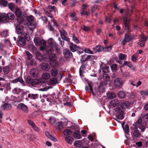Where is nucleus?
I'll use <instances>...</instances> for the list:
<instances>
[{
	"instance_id": "nucleus-47",
	"label": "nucleus",
	"mask_w": 148,
	"mask_h": 148,
	"mask_svg": "<svg viewBox=\"0 0 148 148\" xmlns=\"http://www.w3.org/2000/svg\"><path fill=\"white\" fill-rule=\"evenodd\" d=\"M8 7L13 12H14V11L15 10V8L14 7V5L12 3H9L8 4Z\"/></svg>"
},
{
	"instance_id": "nucleus-55",
	"label": "nucleus",
	"mask_w": 148,
	"mask_h": 148,
	"mask_svg": "<svg viewBox=\"0 0 148 148\" xmlns=\"http://www.w3.org/2000/svg\"><path fill=\"white\" fill-rule=\"evenodd\" d=\"M0 4L4 6H6L8 4V2L5 0H1Z\"/></svg>"
},
{
	"instance_id": "nucleus-62",
	"label": "nucleus",
	"mask_w": 148,
	"mask_h": 148,
	"mask_svg": "<svg viewBox=\"0 0 148 148\" xmlns=\"http://www.w3.org/2000/svg\"><path fill=\"white\" fill-rule=\"evenodd\" d=\"M51 22L53 23V26L54 27H58V24L56 21L54 19H53L51 20Z\"/></svg>"
},
{
	"instance_id": "nucleus-44",
	"label": "nucleus",
	"mask_w": 148,
	"mask_h": 148,
	"mask_svg": "<svg viewBox=\"0 0 148 148\" xmlns=\"http://www.w3.org/2000/svg\"><path fill=\"white\" fill-rule=\"evenodd\" d=\"M57 80L56 78H53L50 79L49 82L51 84H55L57 83Z\"/></svg>"
},
{
	"instance_id": "nucleus-64",
	"label": "nucleus",
	"mask_w": 148,
	"mask_h": 148,
	"mask_svg": "<svg viewBox=\"0 0 148 148\" xmlns=\"http://www.w3.org/2000/svg\"><path fill=\"white\" fill-rule=\"evenodd\" d=\"M29 27L31 29H34L35 28L36 25L33 23H30L29 24Z\"/></svg>"
},
{
	"instance_id": "nucleus-21",
	"label": "nucleus",
	"mask_w": 148,
	"mask_h": 148,
	"mask_svg": "<svg viewBox=\"0 0 148 148\" xmlns=\"http://www.w3.org/2000/svg\"><path fill=\"white\" fill-rule=\"evenodd\" d=\"M103 49L104 47L100 45H98L92 48L93 50L95 53L101 51Z\"/></svg>"
},
{
	"instance_id": "nucleus-46",
	"label": "nucleus",
	"mask_w": 148,
	"mask_h": 148,
	"mask_svg": "<svg viewBox=\"0 0 148 148\" xmlns=\"http://www.w3.org/2000/svg\"><path fill=\"white\" fill-rule=\"evenodd\" d=\"M111 68L113 71H115L117 70V65L114 64L111 66Z\"/></svg>"
},
{
	"instance_id": "nucleus-1",
	"label": "nucleus",
	"mask_w": 148,
	"mask_h": 148,
	"mask_svg": "<svg viewBox=\"0 0 148 148\" xmlns=\"http://www.w3.org/2000/svg\"><path fill=\"white\" fill-rule=\"evenodd\" d=\"M48 43L50 46H46L43 49L44 52L47 54H49L50 53L54 51V49L53 47L58 44L51 38L49 39Z\"/></svg>"
},
{
	"instance_id": "nucleus-20",
	"label": "nucleus",
	"mask_w": 148,
	"mask_h": 148,
	"mask_svg": "<svg viewBox=\"0 0 148 148\" xmlns=\"http://www.w3.org/2000/svg\"><path fill=\"white\" fill-rule=\"evenodd\" d=\"M16 32L18 34H22L23 31V27L20 24H18L16 27Z\"/></svg>"
},
{
	"instance_id": "nucleus-15",
	"label": "nucleus",
	"mask_w": 148,
	"mask_h": 148,
	"mask_svg": "<svg viewBox=\"0 0 148 148\" xmlns=\"http://www.w3.org/2000/svg\"><path fill=\"white\" fill-rule=\"evenodd\" d=\"M107 84L106 83H101L100 86L97 88L98 91L100 93L105 92V89L103 85H104L106 86Z\"/></svg>"
},
{
	"instance_id": "nucleus-29",
	"label": "nucleus",
	"mask_w": 148,
	"mask_h": 148,
	"mask_svg": "<svg viewBox=\"0 0 148 148\" xmlns=\"http://www.w3.org/2000/svg\"><path fill=\"white\" fill-rule=\"evenodd\" d=\"M1 21L5 23L8 22L9 21L7 14L2 15L1 16Z\"/></svg>"
},
{
	"instance_id": "nucleus-57",
	"label": "nucleus",
	"mask_w": 148,
	"mask_h": 148,
	"mask_svg": "<svg viewBox=\"0 0 148 148\" xmlns=\"http://www.w3.org/2000/svg\"><path fill=\"white\" fill-rule=\"evenodd\" d=\"M109 68L107 66H106L103 69V71L104 73H107L109 72Z\"/></svg>"
},
{
	"instance_id": "nucleus-32",
	"label": "nucleus",
	"mask_w": 148,
	"mask_h": 148,
	"mask_svg": "<svg viewBox=\"0 0 148 148\" xmlns=\"http://www.w3.org/2000/svg\"><path fill=\"white\" fill-rule=\"evenodd\" d=\"M119 97L121 99H123L125 98L126 94L125 92L123 91H120L118 93Z\"/></svg>"
},
{
	"instance_id": "nucleus-58",
	"label": "nucleus",
	"mask_w": 148,
	"mask_h": 148,
	"mask_svg": "<svg viewBox=\"0 0 148 148\" xmlns=\"http://www.w3.org/2000/svg\"><path fill=\"white\" fill-rule=\"evenodd\" d=\"M84 51L85 53H87L88 54H94V52L91 51L89 48H86L84 50Z\"/></svg>"
},
{
	"instance_id": "nucleus-37",
	"label": "nucleus",
	"mask_w": 148,
	"mask_h": 148,
	"mask_svg": "<svg viewBox=\"0 0 148 148\" xmlns=\"http://www.w3.org/2000/svg\"><path fill=\"white\" fill-rule=\"evenodd\" d=\"M74 145L77 147H80L82 145V143L80 140H77L74 142Z\"/></svg>"
},
{
	"instance_id": "nucleus-51",
	"label": "nucleus",
	"mask_w": 148,
	"mask_h": 148,
	"mask_svg": "<svg viewBox=\"0 0 148 148\" xmlns=\"http://www.w3.org/2000/svg\"><path fill=\"white\" fill-rule=\"evenodd\" d=\"M32 80L33 79L31 77L28 76L26 78V82L29 84H31Z\"/></svg>"
},
{
	"instance_id": "nucleus-43",
	"label": "nucleus",
	"mask_w": 148,
	"mask_h": 148,
	"mask_svg": "<svg viewBox=\"0 0 148 148\" xmlns=\"http://www.w3.org/2000/svg\"><path fill=\"white\" fill-rule=\"evenodd\" d=\"M140 37L141 39L139 41L141 42L145 43V41L147 40L148 37H146L144 34H142Z\"/></svg>"
},
{
	"instance_id": "nucleus-60",
	"label": "nucleus",
	"mask_w": 148,
	"mask_h": 148,
	"mask_svg": "<svg viewBox=\"0 0 148 148\" xmlns=\"http://www.w3.org/2000/svg\"><path fill=\"white\" fill-rule=\"evenodd\" d=\"M20 90L19 88H15L12 90V93L13 94H19Z\"/></svg>"
},
{
	"instance_id": "nucleus-9",
	"label": "nucleus",
	"mask_w": 148,
	"mask_h": 148,
	"mask_svg": "<svg viewBox=\"0 0 148 148\" xmlns=\"http://www.w3.org/2000/svg\"><path fill=\"white\" fill-rule=\"evenodd\" d=\"M1 108L3 110H11L12 106L9 103L3 102L1 106Z\"/></svg>"
},
{
	"instance_id": "nucleus-17",
	"label": "nucleus",
	"mask_w": 148,
	"mask_h": 148,
	"mask_svg": "<svg viewBox=\"0 0 148 148\" xmlns=\"http://www.w3.org/2000/svg\"><path fill=\"white\" fill-rule=\"evenodd\" d=\"M18 82L21 83L23 86L25 85V82H24L23 79L20 77H18L11 81V82L14 84Z\"/></svg>"
},
{
	"instance_id": "nucleus-61",
	"label": "nucleus",
	"mask_w": 148,
	"mask_h": 148,
	"mask_svg": "<svg viewBox=\"0 0 148 148\" xmlns=\"http://www.w3.org/2000/svg\"><path fill=\"white\" fill-rule=\"evenodd\" d=\"M47 26L49 30L50 31H53L54 30V28L52 27L51 24L49 22H48Z\"/></svg>"
},
{
	"instance_id": "nucleus-23",
	"label": "nucleus",
	"mask_w": 148,
	"mask_h": 148,
	"mask_svg": "<svg viewBox=\"0 0 148 148\" xmlns=\"http://www.w3.org/2000/svg\"><path fill=\"white\" fill-rule=\"evenodd\" d=\"M43 79H33L32 83L31 85H37L40 83H42L41 82H43Z\"/></svg>"
},
{
	"instance_id": "nucleus-19",
	"label": "nucleus",
	"mask_w": 148,
	"mask_h": 148,
	"mask_svg": "<svg viewBox=\"0 0 148 148\" xmlns=\"http://www.w3.org/2000/svg\"><path fill=\"white\" fill-rule=\"evenodd\" d=\"M50 77L49 74L47 73H45L42 74V78H40L43 79V82H41L42 83H44L46 82V80L49 79Z\"/></svg>"
},
{
	"instance_id": "nucleus-54",
	"label": "nucleus",
	"mask_w": 148,
	"mask_h": 148,
	"mask_svg": "<svg viewBox=\"0 0 148 148\" xmlns=\"http://www.w3.org/2000/svg\"><path fill=\"white\" fill-rule=\"evenodd\" d=\"M36 58L39 61H41L42 59V57L41 54L39 53H37L36 54Z\"/></svg>"
},
{
	"instance_id": "nucleus-35",
	"label": "nucleus",
	"mask_w": 148,
	"mask_h": 148,
	"mask_svg": "<svg viewBox=\"0 0 148 148\" xmlns=\"http://www.w3.org/2000/svg\"><path fill=\"white\" fill-rule=\"evenodd\" d=\"M16 19L18 23L20 24H22L24 21V18L22 16L16 17Z\"/></svg>"
},
{
	"instance_id": "nucleus-13",
	"label": "nucleus",
	"mask_w": 148,
	"mask_h": 148,
	"mask_svg": "<svg viewBox=\"0 0 148 148\" xmlns=\"http://www.w3.org/2000/svg\"><path fill=\"white\" fill-rule=\"evenodd\" d=\"M132 8H132L131 9H129V8H128L127 9H126V10H125L123 8H121L119 12L121 14H123V13H124V14H125L124 16L123 17V20L124 19H125V13L127 12L128 14V15H127V17H128V16H130L131 15V14H132V11H133Z\"/></svg>"
},
{
	"instance_id": "nucleus-31",
	"label": "nucleus",
	"mask_w": 148,
	"mask_h": 148,
	"mask_svg": "<svg viewBox=\"0 0 148 148\" xmlns=\"http://www.w3.org/2000/svg\"><path fill=\"white\" fill-rule=\"evenodd\" d=\"M71 17V19L72 21H76L77 19V17L76 16V13L75 12H73L71 13L70 15Z\"/></svg>"
},
{
	"instance_id": "nucleus-34",
	"label": "nucleus",
	"mask_w": 148,
	"mask_h": 148,
	"mask_svg": "<svg viewBox=\"0 0 148 148\" xmlns=\"http://www.w3.org/2000/svg\"><path fill=\"white\" fill-rule=\"evenodd\" d=\"M108 97L110 99L114 98L116 97V94L114 93L109 92L107 94Z\"/></svg>"
},
{
	"instance_id": "nucleus-4",
	"label": "nucleus",
	"mask_w": 148,
	"mask_h": 148,
	"mask_svg": "<svg viewBox=\"0 0 148 148\" xmlns=\"http://www.w3.org/2000/svg\"><path fill=\"white\" fill-rule=\"evenodd\" d=\"M116 117L117 119L122 120L124 118L123 109L122 107H117L116 110Z\"/></svg>"
},
{
	"instance_id": "nucleus-7",
	"label": "nucleus",
	"mask_w": 148,
	"mask_h": 148,
	"mask_svg": "<svg viewBox=\"0 0 148 148\" xmlns=\"http://www.w3.org/2000/svg\"><path fill=\"white\" fill-rule=\"evenodd\" d=\"M132 134L136 137H139L140 136L141 134L137 128L135 127H131L130 128Z\"/></svg>"
},
{
	"instance_id": "nucleus-22",
	"label": "nucleus",
	"mask_w": 148,
	"mask_h": 148,
	"mask_svg": "<svg viewBox=\"0 0 148 148\" xmlns=\"http://www.w3.org/2000/svg\"><path fill=\"white\" fill-rule=\"evenodd\" d=\"M14 12V13L16 17L22 16V13L21 9L18 7H15V10Z\"/></svg>"
},
{
	"instance_id": "nucleus-39",
	"label": "nucleus",
	"mask_w": 148,
	"mask_h": 148,
	"mask_svg": "<svg viewBox=\"0 0 148 148\" xmlns=\"http://www.w3.org/2000/svg\"><path fill=\"white\" fill-rule=\"evenodd\" d=\"M72 132L70 130L66 129L64 130L63 133L64 135L67 136L71 134Z\"/></svg>"
},
{
	"instance_id": "nucleus-45",
	"label": "nucleus",
	"mask_w": 148,
	"mask_h": 148,
	"mask_svg": "<svg viewBox=\"0 0 148 148\" xmlns=\"http://www.w3.org/2000/svg\"><path fill=\"white\" fill-rule=\"evenodd\" d=\"M3 71L5 74H7L9 71L10 68L8 66L4 67L3 68Z\"/></svg>"
},
{
	"instance_id": "nucleus-36",
	"label": "nucleus",
	"mask_w": 148,
	"mask_h": 148,
	"mask_svg": "<svg viewBox=\"0 0 148 148\" xmlns=\"http://www.w3.org/2000/svg\"><path fill=\"white\" fill-rule=\"evenodd\" d=\"M38 96L37 94H29L28 95V97L29 98L32 99H36Z\"/></svg>"
},
{
	"instance_id": "nucleus-14",
	"label": "nucleus",
	"mask_w": 148,
	"mask_h": 148,
	"mask_svg": "<svg viewBox=\"0 0 148 148\" xmlns=\"http://www.w3.org/2000/svg\"><path fill=\"white\" fill-rule=\"evenodd\" d=\"M25 40L23 37L18 36L17 40V45H21L24 46L26 44Z\"/></svg>"
},
{
	"instance_id": "nucleus-48",
	"label": "nucleus",
	"mask_w": 148,
	"mask_h": 148,
	"mask_svg": "<svg viewBox=\"0 0 148 148\" xmlns=\"http://www.w3.org/2000/svg\"><path fill=\"white\" fill-rule=\"evenodd\" d=\"M61 34V36H60L61 38L63 40H66L67 41L68 43L70 42V41H69V38L67 37L66 35H62Z\"/></svg>"
},
{
	"instance_id": "nucleus-6",
	"label": "nucleus",
	"mask_w": 148,
	"mask_h": 148,
	"mask_svg": "<svg viewBox=\"0 0 148 148\" xmlns=\"http://www.w3.org/2000/svg\"><path fill=\"white\" fill-rule=\"evenodd\" d=\"M95 56L93 55H88L85 54L82 56L80 59V62L81 63H83L84 62L87 61L90 59L91 60Z\"/></svg>"
},
{
	"instance_id": "nucleus-40",
	"label": "nucleus",
	"mask_w": 148,
	"mask_h": 148,
	"mask_svg": "<svg viewBox=\"0 0 148 148\" xmlns=\"http://www.w3.org/2000/svg\"><path fill=\"white\" fill-rule=\"evenodd\" d=\"M22 35L25 39L26 40L29 41L30 39V37L28 34H27L26 32H23L22 33Z\"/></svg>"
},
{
	"instance_id": "nucleus-18",
	"label": "nucleus",
	"mask_w": 148,
	"mask_h": 148,
	"mask_svg": "<svg viewBox=\"0 0 148 148\" xmlns=\"http://www.w3.org/2000/svg\"><path fill=\"white\" fill-rule=\"evenodd\" d=\"M34 41L36 45H39L42 43L43 45H46L45 42L43 40L41 41L40 39L37 37H35L34 39Z\"/></svg>"
},
{
	"instance_id": "nucleus-28",
	"label": "nucleus",
	"mask_w": 148,
	"mask_h": 148,
	"mask_svg": "<svg viewBox=\"0 0 148 148\" xmlns=\"http://www.w3.org/2000/svg\"><path fill=\"white\" fill-rule=\"evenodd\" d=\"M55 49V52L58 55H60L62 54V51L61 48L59 47V46L58 44L57 45L54 47Z\"/></svg>"
},
{
	"instance_id": "nucleus-38",
	"label": "nucleus",
	"mask_w": 148,
	"mask_h": 148,
	"mask_svg": "<svg viewBox=\"0 0 148 148\" xmlns=\"http://www.w3.org/2000/svg\"><path fill=\"white\" fill-rule=\"evenodd\" d=\"M8 18L9 19L13 20L15 18V16L14 14L10 12L7 14Z\"/></svg>"
},
{
	"instance_id": "nucleus-50",
	"label": "nucleus",
	"mask_w": 148,
	"mask_h": 148,
	"mask_svg": "<svg viewBox=\"0 0 148 148\" xmlns=\"http://www.w3.org/2000/svg\"><path fill=\"white\" fill-rule=\"evenodd\" d=\"M112 47V45H110L109 46H106L105 47H104V49L103 50L105 51H109L111 50Z\"/></svg>"
},
{
	"instance_id": "nucleus-63",
	"label": "nucleus",
	"mask_w": 148,
	"mask_h": 148,
	"mask_svg": "<svg viewBox=\"0 0 148 148\" xmlns=\"http://www.w3.org/2000/svg\"><path fill=\"white\" fill-rule=\"evenodd\" d=\"M73 40L75 42L77 43H79V40L77 39V38L74 35L73 36Z\"/></svg>"
},
{
	"instance_id": "nucleus-42",
	"label": "nucleus",
	"mask_w": 148,
	"mask_h": 148,
	"mask_svg": "<svg viewBox=\"0 0 148 148\" xmlns=\"http://www.w3.org/2000/svg\"><path fill=\"white\" fill-rule=\"evenodd\" d=\"M122 125L125 133L126 134L127 133L130 131V129L128 125L127 124L124 127L123 125L122 124Z\"/></svg>"
},
{
	"instance_id": "nucleus-24",
	"label": "nucleus",
	"mask_w": 148,
	"mask_h": 148,
	"mask_svg": "<svg viewBox=\"0 0 148 148\" xmlns=\"http://www.w3.org/2000/svg\"><path fill=\"white\" fill-rule=\"evenodd\" d=\"M69 47L71 51L73 52H74L77 50V46L73 43L71 42L69 43Z\"/></svg>"
},
{
	"instance_id": "nucleus-11",
	"label": "nucleus",
	"mask_w": 148,
	"mask_h": 148,
	"mask_svg": "<svg viewBox=\"0 0 148 148\" xmlns=\"http://www.w3.org/2000/svg\"><path fill=\"white\" fill-rule=\"evenodd\" d=\"M114 84L116 88H120L123 84L121 79L119 78H116L114 81Z\"/></svg>"
},
{
	"instance_id": "nucleus-26",
	"label": "nucleus",
	"mask_w": 148,
	"mask_h": 148,
	"mask_svg": "<svg viewBox=\"0 0 148 148\" xmlns=\"http://www.w3.org/2000/svg\"><path fill=\"white\" fill-rule=\"evenodd\" d=\"M65 139L66 142L70 145H71L73 140V138L71 136H66Z\"/></svg>"
},
{
	"instance_id": "nucleus-52",
	"label": "nucleus",
	"mask_w": 148,
	"mask_h": 148,
	"mask_svg": "<svg viewBox=\"0 0 148 148\" xmlns=\"http://www.w3.org/2000/svg\"><path fill=\"white\" fill-rule=\"evenodd\" d=\"M27 20L29 22H32L34 21V18L33 16L30 15L29 16H27Z\"/></svg>"
},
{
	"instance_id": "nucleus-30",
	"label": "nucleus",
	"mask_w": 148,
	"mask_h": 148,
	"mask_svg": "<svg viewBox=\"0 0 148 148\" xmlns=\"http://www.w3.org/2000/svg\"><path fill=\"white\" fill-rule=\"evenodd\" d=\"M73 136L75 138H76L77 139H79L81 138V135L79 132L76 131H75L73 134Z\"/></svg>"
},
{
	"instance_id": "nucleus-56",
	"label": "nucleus",
	"mask_w": 148,
	"mask_h": 148,
	"mask_svg": "<svg viewBox=\"0 0 148 148\" xmlns=\"http://www.w3.org/2000/svg\"><path fill=\"white\" fill-rule=\"evenodd\" d=\"M82 29L84 31L88 32L90 30V27L88 26H86L84 25L82 27Z\"/></svg>"
},
{
	"instance_id": "nucleus-49",
	"label": "nucleus",
	"mask_w": 148,
	"mask_h": 148,
	"mask_svg": "<svg viewBox=\"0 0 148 148\" xmlns=\"http://www.w3.org/2000/svg\"><path fill=\"white\" fill-rule=\"evenodd\" d=\"M131 103L128 101H125L123 103V106L125 108H127L130 107V106Z\"/></svg>"
},
{
	"instance_id": "nucleus-12",
	"label": "nucleus",
	"mask_w": 148,
	"mask_h": 148,
	"mask_svg": "<svg viewBox=\"0 0 148 148\" xmlns=\"http://www.w3.org/2000/svg\"><path fill=\"white\" fill-rule=\"evenodd\" d=\"M18 107L21 110L24 112L27 113L28 112V108L27 106L23 103H21L18 104Z\"/></svg>"
},
{
	"instance_id": "nucleus-41",
	"label": "nucleus",
	"mask_w": 148,
	"mask_h": 148,
	"mask_svg": "<svg viewBox=\"0 0 148 148\" xmlns=\"http://www.w3.org/2000/svg\"><path fill=\"white\" fill-rule=\"evenodd\" d=\"M51 75L55 77L57 75L58 73L57 70L56 69H53L51 70Z\"/></svg>"
},
{
	"instance_id": "nucleus-27",
	"label": "nucleus",
	"mask_w": 148,
	"mask_h": 148,
	"mask_svg": "<svg viewBox=\"0 0 148 148\" xmlns=\"http://www.w3.org/2000/svg\"><path fill=\"white\" fill-rule=\"evenodd\" d=\"M110 103L111 105L113 106L114 107H115L118 106L119 102L118 99H115L110 101Z\"/></svg>"
},
{
	"instance_id": "nucleus-3",
	"label": "nucleus",
	"mask_w": 148,
	"mask_h": 148,
	"mask_svg": "<svg viewBox=\"0 0 148 148\" xmlns=\"http://www.w3.org/2000/svg\"><path fill=\"white\" fill-rule=\"evenodd\" d=\"M128 14L127 12L125 14V19L123 20V22L125 26V30L126 31V33L125 34H129L131 32L129 26V20H128L127 18V15Z\"/></svg>"
},
{
	"instance_id": "nucleus-10",
	"label": "nucleus",
	"mask_w": 148,
	"mask_h": 148,
	"mask_svg": "<svg viewBox=\"0 0 148 148\" xmlns=\"http://www.w3.org/2000/svg\"><path fill=\"white\" fill-rule=\"evenodd\" d=\"M128 34H125V35L124 38L122 42V44L124 45H125L126 42H128L133 39L132 36L129 35Z\"/></svg>"
},
{
	"instance_id": "nucleus-59",
	"label": "nucleus",
	"mask_w": 148,
	"mask_h": 148,
	"mask_svg": "<svg viewBox=\"0 0 148 148\" xmlns=\"http://www.w3.org/2000/svg\"><path fill=\"white\" fill-rule=\"evenodd\" d=\"M8 31L7 30H5L1 33V35L2 37H5L8 35Z\"/></svg>"
},
{
	"instance_id": "nucleus-5",
	"label": "nucleus",
	"mask_w": 148,
	"mask_h": 148,
	"mask_svg": "<svg viewBox=\"0 0 148 148\" xmlns=\"http://www.w3.org/2000/svg\"><path fill=\"white\" fill-rule=\"evenodd\" d=\"M51 53L49 56V59L51 62L50 64L51 66H55L57 64L56 56L55 54Z\"/></svg>"
},
{
	"instance_id": "nucleus-16",
	"label": "nucleus",
	"mask_w": 148,
	"mask_h": 148,
	"mask_svg": "<svg viewBox=\"0 0 148 148\" xmlns=\"http://www.w3.org/2000/svg\"><path fill=\"white\" fill-rule=\"evenodd\" d=\"M38 74V70L34 68L32 69L30 71V74L32 77H36L37 76Z\"/></svg>"
},
{
	"instance_id": "nucleus-25",
	"label": "nucleus",
	"mask_w": 148,
	"mask_h": 148,
	"mask_svg": "<svg viewBox=\"0 0 148 148\" xmlns=\"http://www.w3.org/2000/svg\"><path fill=\"white\" fill-rule=\"evenodd\" d=\"M42 69L45 71H47L50 69L49 65L47 63H43L41 65Z\"/></svg>"
},
{
	"instance_id": "nucleus-33",
	"label": "nucleus",
	"mask_w": 148,
	"mask_h": 148,
	"mask_svg": "<svg viewBox=\"0 0 148 148\" xmlns=\"http://www.w3.org/2000/svg\"><path fill=\"white\" fill-rule=\"evenodd\" d=\"M103 79L105 81L107 82L110 80V77L108 74L103 73Z\"/></svg>"
},
{
	"instance_id": "nucleus-2",
	"label": "nucleus",
	"mask_w": 148,
	"mask_h": 148,
	"mask_svg": "<svg viewBox=\"0 0 148 148\" xmlns=\"http://www.w3.org/2000/svg\"><path fill=\"white\" fill-rule=\"evenodd\" d=\"M146 124L145 123H142V120L140 118H139L135 124V125L134 127H138L141 130V131L142 132H144L145 129L146 127Z\"/></svg>"
},
{
	"instance_id": "nucleus-8",
	"label": "nucleus",
	"mask_w": 148,
	"mask_h": 148,
	"mask_svg": "<svg viewBox=\"0 0 148 148\" xmlns=\"http://www.w3.org/2000/svg\"><path fill=\"white\" fill-rule=\"evenodd\" d=\"M63 54L65 58L69 59L72 58L73 55L72 53L67 49H65L63 50Z\"/></svg>"
},
{
	"instance_id": "nucleus-53",
	"label": "nucleus",
	"mask_w": 148,
	"mask_h": 148,
	"mask_svg": "<svg viewBox=\"0 0 148 148\" xmlns=\"http://www.w3.org/2000/svg\"><path fill=\"white\" fill-rule=\"evenodd\" d=\"M126 58V55L122 53H120L119 56V58L121 60H123Z\"/></svg>"
}]
</instances>
